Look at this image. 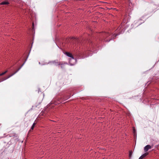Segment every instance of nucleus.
Returning <instances> with one entry per match:
<instances>
[{
    "label": "nucleus",
    "mask_w": 159,
    "mask_h": 159,
    "mask_svg": "<svg viewBox=\"0 0 159 159\" xmlns=\"http://www.w3.org/2000/svg\"><path fill=\"white\" fill-rule=\"evenodd\" d=\"M100 35L101 36L100 39L101 40L108 42L111 39L110 37H109V36L110 35L109 33H102L100 34Z\"/></svg>",
    "instance_id": "nucleus-1"
},
{
    "label": "nucleus",
    "mask_w": 159,
    "mask_h": 159,
    "mask_svg": "<svg viewBox=\"0 0 159 159\" xmlns=\"http://www.w3.org/2000/svg\"><path fill=\"white\" fill-rule=\"evenodd\" d=\"M23 65H24V64L22 65V66L20 67L14 73H12V74H11V75H10L8 76L7 77H5L4 78H2L1 80H0V82H1L5 80H6L7 79L13 76V75H14L20 69V68H21V67L23 66Z\"/></svg>",
    "instance_id": "nucleus-2"
},
{
    "label": "nucleus",
    "mask_w": 159,
    "mask_h": 159,
    "mask_svg": "<svg viewBox=\"0 0 159 159\" xmlns=\"http://www.w3.org/2000/svg\"><path fill=\"white\" fill-rule=\"evenodd\" d=\"M44 96V93H41L40 94V97L38 99L37 102L38 104H39L41 103Z\"/></svg>",
    "instance_id": "nucleus-3"
},
{
    "label": "nucleus",
    "mask_w": 159,
    "mask_h": 159,
    "mask_svg": "<svg viewBox=\"0 0 159 159\" xmlns=\"http://www.w3.org/2000/svg\"><path fill=\"white\" fill-rule=\"evenodd\" d=\"M151 148V146L150 145H147L144 148V151L145 152H147L149 149H150Z\"/></svg>",
    "instance_id": "nucleus-4"
},
{
    "label": "nucleus",
    "mask_w": 159,
    "mask_h": 159,
    "mask_svg": "<svg viewBox=\"0 0 159 159\" xmlns=\"http://www.w3.org/2000/svg\"><path fill=\"white\" fill-rule=\"evenodd\" d=\"M66 54L67 55V56H68L69 57H71V58L70 60V62L72 60H75L74 58V57H73L72 55V54L71 53H70L69 52H66Z\"/></svg>",
    "instance_id": "nucleus-5"
},
{
    "label": "nucleus",
    "mask_w": 159,
    "mask_h": 159,
    "mask_svg": "<svg viewBox=\"0 0 159 159\" xmlns=\"http://www.w3.org/2000/svg\"><path fill=\"white\" fill-rule=\"evenodd\" d=\"M148 152H146L143 154V155H141L139 158V159H143L144 157L147 156L148 155Z\"/></svg>",
    "instance_id": "nucleus-6"
},
{
    "label": "nucleus",
    "mask_w": 159,
    "mask_h": 159,
    "mask_svg": "<svg viewBox=\"0 0 159 159\" xmlns=\"http://www.w3.org/2000/svg\"><path fill=\"white\" fill-rule=\"evenodd\" d=\"M67 63H59V65H61V68L62 69H63L65 68V65H67Z\"/></svg>",
    "instance_id": "nucleus-7"
},
{
    "label": "nucleus",
    "mask_w": 159,
    "mask_h": 159,
    "mask_svg": "<svg viewBox=\"0 0 159 159\" xmlns=\"http://www.w3.org/2000/svg\"><path fill=\"white\" fill-rule=\"evenodd\" d=\"M9 3L7 1H4L0 3L1 5H7L9 4Z\"/></svg>",
    "instance_id": "nucleus-8"
},
{
    "label": "nucleus",
    "mask_w": 159,
    "mask_h": 159,
    "mask_svg": "<svg viewBox=\"0 0 159 159\" xmlns=\"http://www.w3.org/2000/svg\"><path fill=\"white\" fill-rule=\"evenodd\" d=\"M8 71L7 70H6L5 72H3L1 74H0V76H2L3 75H4V74H5L6 73H7V72Z\"/></svg>",
    "instance_id": "nucleus-9"
},
{
    "label": "nucleus",
    "mask_w": 159,
    "mask_h": 159,
    "mask_svg": "<svg viewBox=\"0 0 159 159\" xmlns=\"http://www.w3.org/2000/svg\"><path fill=\"white\" fill-rule=\"evenodd\" d=\"M35 124L34 123L33 124V125H32V126L31 127V129H34V126H35Z\"/></svg>",
    "instance_id": "nucleus-10"
},
{
    "label": "nucleus",
    "mask_w": 159,
    "mask_h": 159,
    "mask_svg": "<svg viewBox=\"0 0 159 159\" xmlns=\"http://www.w3.org/2000/svg\"><path fill=\"white\" fill-rule=\"evenodd\" d=\"M52 107H53V105H52L51 104H50V105H48V109H50V108H52Z\"/></svg>",
    "instance_id": "nucleus-11"
},
{
    "label": "nucleus",
    "mask_w": 159,
    "mask_h": 159,
    "mask_svg": "<svg viewBox=\"0 0 159 159\" xmlns=\"http://www.w3.org/2000/svg\"><path fill=\"white\" fill-rule=\"evenodd\" d=\"M131 155H132V153H131V152H129V157H131Z\"/></svg>",
    "instance_id": "nucleus-12"
},
{
    "label": "nucleus",
    "mask_w": 159,
    "mask_h": 159,
    "mask_svg": "<svg viewBox=\"0 0 159 159\" xmlns=\"http://www.w3.org/2000/svg\"><path fill=\"white\" fill-rule=\"evenodd\" d=\"M134 130V132L135 131L134 129V130Z\"/></svg>",
    "instance_id": "nucleus-13"
}]
</instances>
